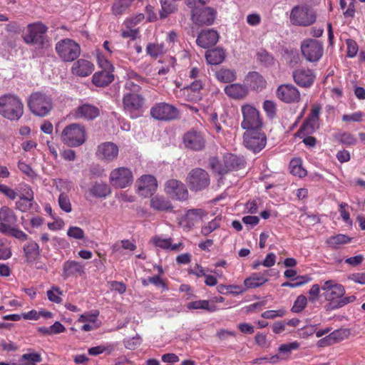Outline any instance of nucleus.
<instances>
[{
  "mask_svg": "<svg viewBox=\"0 0 365 365\" xmlns=\"http://www.w3.org/2000/svg\"><path fill=\"white\" fill-rule=\"evenodd\" d=\"M335 138L341 143L346 145H354L357 143L355 135L349 132H341L335 135Z\"/></svg>",
  "mask_w": 365,
  "mask_h": 365,
  "instance_id": "47",
  "label": "nucleus"
},
{
  "mask_svg": "<svg viewBox=\"0 0 365 365\" xmlns=\"http://www.w3.org/2000/svg\"><path fill=\"white\" fill-rule=\"evenodd\" d=\"M185 147L195 151L202 150L205 146V139L200 131L191 130L183 135Z\"/></svg>",
  "mask_w": 365,
  "mask_h": 365,
  "instance_id": "19",
  "label": "nucleus"
},
{
  "mask_svg": "<svg viewBox=\"0 0 365 365\" xmlns=\"http://www.w3.org/2000/svg\"><path fill=\"white\" fill-rule=\"evenodd\" d=\"M262 108L269 118H273L276 115L277 105L273 101L266 100L263 103Z\"/></svg>",
  "mask_w": 365,
  "mask_h": 365,
  "instance_id": "53",
  "label": "nucleus"
},
{
  "mask_svg": "<svg viewBox=\"0 0 365 365\" xmlns=\"http://www.w3.org/2000/svg\"><path fill=\"white\" fill-rule=\"evenodd\" d=\"M219 39L218 33L213 29L202 30L198 35L196 43L204 48L210 47L217 43Z\"/></svg>",
  "mask_w": 365,
  "mask_h": 365,
  "instance_id": "26",
  "label": "nucleus"
},
{
  "mask_svg": "<svg viewBox=\"0 0 365 365\" xmlns=\"http://www.w3.org/2000/svg\"><path fill=\"white\" fill-rule=\"evenodd\" d=\"M178 110L173 106L166 103H156L150 109V115L159 120H171L178 117Z\"/></svg>",
  "mask_w": 365,
  "mask_h": 365,
  "instance_id": "15",
  "label": "nucleus"
},
{
  "mask_svg": "<svg viewBox=\"0 0 365 365\" xmlns=\"http://www.w3.org/2000/svg\"><path fill=\"white\" fill-rule=\"evenodd\" d=\"M23 250L27 262H33L40 257V247L35 241H30L23 247Z\"/></svg>",
  "mask_w": 365,
  "mask_h": 365,
  "instance_id": "32",
  "label": "nucleus"
},
{
  "mask_svg": "<svg viewBox=\"0 0 365 365\" xmlns=\"http://www.w3.org/2000/svg\"><path fill=\"white\" fill-rule=\"evenodd\" d=\"M113 70H101L95 73L92 78V82L98 87H105L114 80Z\"/></svg>",
  "mask_w": 365,
  "mask_h": 365,
  "instance_id": "29",
  "label": "nucleus"
},
{
  "mask_svg": "<svg viewBox=\"0 0 365 365\" xmlns=\"http://www.w3.org/2000/svg\"><path fill=\"white\" fill-rule=\"evenodd\" d=\"M55 49L63 62L75 61L79 57L81 52L80 45L71 38H64L58 41Z\"/></svg>",
  "mask_w": 365,
  "mask_h": 365,
  "instance_id": "8",
  "label": "nucleus"
},
{
  "mask_svg": "<svg viewBox=\"0 0 365 365\" xmlns=\"http://www.w3.org/2000/svg\"><path fill=\"white\" fill-rule=\"evenodd\" d=\"M134 180L132 170L127 167H118L112 170L109 182L115 188L123 189L131 186Z\"/></svg>",
  "mask_w": 365,
  "mask_h": 365,
  "instance_id": "12",
  "label": "nucleus"
},
{
  "mask_svg": "<svg viewBox=\"0 0 365 365\" xmlns=\"http://www.w3.org/2000/svg\"><path fill=\"white\" fill-rule=\"evenodd\" d=\"M0 192L11 200H14L18 196V192L16 190L3 184H0Z\"/></svg>",
  "mask_w": 365,
  "mask_h": 365,
  "instance_id": "63",
  "label": "nucleus"
},
{
  "mask_svg": "<svg viewBox=\"0 0 365 365\" xmlns=\"http://www.w3.org/2000/svg\"><path fill=\"white\" fill-rule=\"evenodd\" d=\"M290 173L299 178H304L307 175V172L302 166V160L300 158H293L289 163Z\"/></svg>",
  "mask_w": 365,
  "mask_h": 365,
  "instance_id": "41",
  "label": "nucleus"
},
{
  "mask_svg": "<svg viewBox=\"0 0 365 365\" xmlns=\"http://www.w3.org/2000/svg\"><path fill=\"white\" fill-rule=\"evenodd\" d=\"M0 221L14 225L17 222V216L13 210L7 206H3L0 209Z\"/></svg>",
  "mask_w": 365,
  "mask_h": 365,
  "instance_id": "42",
  "label": "nucleus"
},
{
  "mask_svg": "<svg viewBox=\"0 0 365 365\" xmlns=\"http://www.w3.org/2000/svg\"><path fill=\"white\" fill-rule=\"evenodd\" d=\"M88 192L92 197L106 198L111 193L110 186L104 182H95L89 188Z\"/></svg>",
  "mask_w": 365,
  "mask_h": 365,
  "instance_id": "30",
  "label": "nucleus"
},
{
  "mask_svg": "<svg viewBox=\"0 0 365 365\" xmlns=\"http://www.w3.org/2000/svg\"><path fill=\"white\" fill-rule=\"evenodd\" d=\"M351 240V237H349L348 235L338 234L327 238L326 240V244L331 249H337L341 245L350 242Z\"/></svg>",
  "mask_w": 365,
  "mask_h": 365,
  "instance_id": "39",
  "label": "nucleus"
},
{
  "mask_svg": "<svg viewBox=\"0 0 365 365\" xmlns=\"http://www.w3.org/2000/svg\"><path fill=\"white\" fill-rule=\"evenodd\" d=\"M166 51L163 43H148L146 46V53L152 58H156Z\"/></svg>",
  "mask_w": 365,
  "mask_h": 365,
  "instance_id": "46",
  "label": "nucleus"
},
{
  "mask_svg": "<svg viewBox=\"0 0 365 365\" xmlns=\"http://www.w3.org/2000/svg\"><path fill=\"white\" fill-rule=\"evenodd\" d=\"M216 18V11L211 7L199 8L191 11V19L195 24L211 25Z\"/></svg>",
  "mask_w": 365,
  "mask_h": 365,
  "instance_id": "17",
  "label": "nucleus"
},
{
  "mask_svg": "<svg viewBox=\"0 0 365 365\" xmlns=\"http://www.w3.org/2000/svg\"><path fill=\"white\" fill-rule=\"evenodd\" d=\"M364 113L362 111H356L351 114H345L342 116V120L345 122H360L362 120Z\"/></svg>",
  "mask_w": 365,
  "mask_h": 365,
  "instance_id": "60",
  "label": "nucleus"
},
{
  "mask_svg": "<svg viewBox=\"0 0 365 365\" xmlns=\"http://www.w3.org/2000/svg\"><path fill=\"white\" fill-rule=\"evenodd\" d=\"M299 346V343L297 341L288 344H282L279 347V351L280 353H290L292 350L298 349Z\"/></svg>",
  "mask_w": 365,
  "mask_h": 365,
  "instance_id": "61",
  "label": "nucleus"
},
{
  "mask_svg": "<svg viewBox=\"0 0 365 365\" xmlns=\"http://www.w3.org/2000/svg\"><path fill=\"white\" fill-rule=\"evenodd\" d=\"M152 241L155 247H160L163 250H170L173 251H178L183 247V243L179 242L178 244H173V239L170 237L163 238L161 236H155L153 237Z\"/></svg>",
  "mask_w": 365,
  "mask_h": 365,
  "instance_id": "31",
  "label": "nucleus"
},
{
  "mask_svg": "<svg viewBox=\"0 0 365 365\" xmlns=\"http://www.w3.org/2000/svg\"><path fill=\"white\" fill-rule=\"evenodd\" d=\"M225 93L235 99H242L245 98L247 93V88L241 84L232 83L225 88Z\"/></svg>",
  "mask_w": 365,
  "mask_h": 365,
  "instance_id": "36",
  "label": "nucleus"
},
{
  "mask_svg": "<svg viewBox=\"0 0 365 365\" xmlns=\"http://www.w3.org/2000/svg\"><path fill=\"white\" fill-rule=\"evenodd\" d=\"M24 114V104L16 95L6 93L0 96V115L10 120H17Z\"/></svg>",
  "mask_w": 365,
  "mask_h": 365,
  "instance_id": "3",
  "label": "nucleus"
},
{
  "mask_svg": "<svg viewBox=\"0 0 365 365\" xmlns=\"http://www.w3.org/2000/svg\"><path fill=\"white\" fill-rule=\"evenodd\" d=\"M321 109L322 108L319 105H314L309 114L304 121L301 129L304 130L308 133H310L318 128Z\"/></svg>",
  "mask_w": 365,
  "mask_h": 365,
  "instance_id": "24",
  "label": "nucleus"
},
{
  "mask_svg": "<svg viewBox=\"0 0 365 365\" xmlns=\"http://www.w3.org/2000/svg\"><path fill=\"white\" fill-rule=\"evenodd\" d=\"M15 207L21 212L31 210L38 212L40 210V207L35 200L31 198H19L15 203Z\"/></svg>",
  "mask_w": 365,
  "mask_h": 365,
  "instance_id": "34",
  "label": "nucleus"
},
{
  "mask_svg": "<svg viewBox=\"0 0 365 365\" xmlns=\"http://www.w3.org/2000/svg\"><path fill=\"white\" fill-rule=\"evenodd\" d=\"M307 299L304 295H299L294 301V305L292 307V312L294 313H300L307 307Z\"/></svg>",
  "mask_w": 365,
  "mask_h": 365,
  "instance_id": "52",
  "label": "nucleus"
},
{
  "mask_svg": "<svg viewBox=\"0 0 365 365\" xmlns=\"http://www.w3.org/2000/svg\"><path fill=\"white\" fill-rule=\"evenodd\" d=\"M242 120L241 127L247 130L262 129L263 123L259 111L250 104L243 105L241 108Z\"/></svg>",
  "mask_w": 365,
  "mask_h": 365,
  "instance_id": "9",
  "label": "nucleus"
},
{
  "mask_svg": "<svg viewBox=\"0 0 365 365\" xmlns=\"http://www.w3.org/2000/svg\"><path fill=\"white\" fill-rule=\"evenodd\" d=\"M269 275V270H265L263 273H253L250 277L245 279V286L247 289L260 287L268 281L267 277Z\"/></svg>",
  "mask_w": 365,
  "mask_h": 365,
  "instance_id": "28",
  "label": "nucleus"
},
{
  "mask_svg": "<svg viewBox=\"0 0 365 365\" xmlns=\"http://www.w3.org/2000/svg\"><path fill=\"white\" fill-rule=\"evenodd\" d=\"M62 142L68 147H78L86 141L85 128L79 124L73 123L65 127L61 135Z\"/></svg>",
  "mask_w": 365,
  "mask_h": 365,
  "instance_id": "7",
  "label": "nucleus"
},
{
  "mask_svg": "<svg viewBox=\"0 0 365 365\" xmlns=\"http://www.w3.org/2000/svg\"><path fill=\"white\" fill-rule=\"evenodd\" d=\"M279 360V356L277 354H276V355H273L270 357L263 356V357L257 358V359H254L252 361V363L253 364H262L263 363L275 364V363L278 362Z\"/></svg>",
  "mask_w": 365,
  "mask_h": 365,
  "instance_id": "62",
  "label": "nucleus"
},
{
  "mask_svg": "<svg viewBox=\"0 0 365 365\" xmlns=\"http://www.w3.org/2000/svg\"><path fill=\"white\" fill-rule=\"evenodd\" d=\"M140 83H138L135 81H126L124 85V93H140V91L142 90V88L140 85Z\"/></svg>",
  "mask_w": 365,
  "mask_h": 365,
  "instance_id": "57",
  "label": "nucleus"
},
{
  "mask_svg": "<svg viewBox=\"0 0 365 365\" xmlns=\"http://www.w3.org/2000/svg\"><path fill=\"white\" fill-rule=\"evenodd\" d=\"M349 335V331L346 329H336L329 334L333 344L339 343L344 339H346Z\"/></svg>",
  "mask_w": 365,
  "mask_h": 365,
  "instance_id": "54",
  "label": "nucleus"
},
{
  "mask_svg": "<svg viewBox=\"0 0 365 365\" xmlns=\"http://www.w3.org/2000/svg\"><path fill=\"white\" fill-rule=\"evenodd\" d=\"M46 294L48 299L52 302L59 304L62 302V298L60 297L62 292L58 287L53 286L51 289L47 291Z\"/></svg>",
  "mask_w": 365,
  "mask_h": 365,
  "instance_id": "51",
  "label": "nucleus"
},
{
  "mask_svg": "<svg viewBox=\"0 0 365 365\" xmlns=\"http://www.w3.org/2000/svg\"><path fill=\"white\" fill-rule=\"evenodd\" d=\"M133 0H117L111 6V12L115 16L125 14L130 9Z\"/></svg>",
  "mask_w": 365,
  "mask_h": 365,
  "instance_id": "38",
  "label": "nucleus"
},
{
  "mask_svg": "<svg viewBox=\"0 0 365 365\" xmlns=\"http://www.w3.org/2000/svg\"><path fill=\"white\" fill-rule=\"evenodd\" d=\"M210 0H185L186 5L191 9V10L198 9L207 4Z\"/></svg>",
  "mask_w": 365,
  "mask_h": 365,
  "instance_id": "64",
  "label": "nucleus"
},
{
  "mask_svg": "<svg viewBox=\"0 0 365 365\" xmlns=\"http://www.w3.org/2000/svg\"><path fill=\"white\" fill-rule=\"evenodd\" d=\"M216 78L222 83H230L236 79V73L234 70L221 68L215 74Z\"/></svg>",
  "mask_w": 365,
  "mask_h": 365,
  "instance_id": "43",
  "label": "nucleus"
},
{
  "mask_svg": "<svg viewBox=\"0 0 365 365\" xmlns=\"http://www.w3.org/2000/svg\"><path fill=\"white\" fill-rule=\"evenodd\" d=\"M135 186L139 195L147 197L153 195L156 190L158 184L153 175H144L137 180Z\"/></svg>",
  "mask_w": 365,
  "mask_h": 365,
  "instance_id": "22",
  "label": "nucleus"
},
{
  "mask_svg": "<svg viewBox=\"0 0 365 365\" xmlns=\"http://www.w3.org/2000/svg\"><path fill=\"white\" fill-rule=\"evenodd\" d=\"M317 19L315 11L308 5L295 6L290 13V21L293 25L309 26Z\"/></svg>",
  "mask_w": 365,
  "mask_h": 365,
  "instance_id": "6",
  "label": "nucleus"
},
{
  "mask_svg": "<svg viewBox=\"0 0 365 365\" xmlns=\"http://www.w3.org/2000/svg\"><path fill=\"white\" fill-rule=\"evenodd\" d=\"M67 235L76 240H83L85 237V232L83 229L77 226H71L67 230Z\"/></svg>",
  "mask_w": 365,
  "mask_h": 365,
  "instance_id": "55",
  "label": "nucleus"
},
{
  "mask_svg": "<svg viewBox=\"0 0 365 365\" xmlns=\"http://www.w3.org/2000/svg\"><path fill=\"white\" fill-rule=\"evenodd\" d=\"M42 361L40 354L37 352L24 354L19 359L20 365H36Z\"/></svg>",
  "mask_w": 365,
  "mask_h": 365,
  "instance_id": "45",
  "label": "nucleus"
},
{
  "mask_svg": "<svg viewBox=\"0 0 365 365\" xmlns=\"http://www.w3.org/2000/svg\"><path fill=\"white\" fill-rule=\"evenodd\" d=\"M187 309H204L212 312L216 311V306L215 304L210 305L208 300H197L192 301L187 304Z\"/></svg>",
  "mask_w": 365,
  "mask_h": 365,
  "instance_id": "44",
  "label": "nucleus"
},
{
  "mask_svg": "<svg viewBox=\"0 0 365 365\" xmlns=\"http://www.w3.org/2000/svg\"><path fill=\"white\" fill-rule=\"evenodd\" d=\"M246 161L243 156L227 153L222 163L217 157L209 159V165L212 172L222 178L230 171L239 170L245 167Z\"/></svg>",
  "mask_w": 365,
  "mask_h": 365,
  "instance_id": "2",
  "label": "nucleus"
},
{
  "mask_svg": "<svg viewBox=\"0 0 365 365\" xmlns=\"http://www.w3.org/2000/svg\"><path fill=\"white\" fill-rule=\"evenodd\" d=\"M28 106L34 115L43 117L52 110L53 100L44 93L34 92L29 96Z\"/></svg>",
  "mask_w": 365,
  "mask_h": 365,
  "instance_id": "4",
  "label": "nucleus"
},
{
  "mask_svg": "<svg viewBox=\"0 0 365 365\" xmlns=\"http://www.w3.org/2000/svg\"><path fill=\"white\" fill-rule=\"evenodd\" d=\"M276 95L279 100L287 103L299 102L301 96L299 90L292 84L279 86Z\"/></svg>",
  "mask_w": 365,
  "mask_h": 365,
  "instance_id": "20",
  "label": "nucleus"
},
{
  "mask_svg": "<svg viewBox=\"0 0 365 365\" xmlns=\"http://www.w3.org/2000/svg\"><path fill=\"white\" fill-rule=\"evenodd\" d=\"M346 56L349 58H354L356 56L358 51H359V46L356 41L349 38L346 40Z\"/></svg>",
  "mask_w": 365,
  "mask_h": 365,
  "instance_id": "56",
  "label": "nucleus"
},
{
  "mask_svg": "<svg viewBox=\"0 0 365 365\" xmlns=\"http://www.w3.org/2000/svg\"><path fill=\"white\" fill-rule=\"evenodd\" d=\"M85 274L84 265L78 261L68 259L62 265L61 277L64 280L69 278H77Z\"/></svg>",
  "mask_w": 365,
  "mask_h": 365,
  "instance_id": "21",
  "label": "nucleus"
},
{
  "mask_svg": "<svg viewBox=\"0 0 365 365\" xmlns=\"http://www.w3.org/2000/svg\"><path fill=\"white\" fill-rule=\"evenodd\" d=\"M243 143L247 149L258 153L265 147L267 138L262 129L250 130L244 133Z\"/></svg>",
  "mask_w": 365,
  "mask_h": 365,
  "instance_id": "14",
  "label": "nucleus"
},
{
  "mask_svg": "<svg viewBox=\"0 0 365 365\" xmlns=\"http://www.w3.org/2000/svg\"><path fill=\"white\" fill-rule=\"evenodd\" d=\"M97 156L106 162H112L118 155V147L112 142L101 143L98 146Z\"/></svg>",
  "mask_w": 365,
  "mask_h": 365,
  "instance_id": "23",
  "label": "nucleus"
},
{
  "mask_svg": "<svg viewBox=\"0 0 365 365\" xmlns=\"http://www.w3.org/2000/svg\"><path fill=\"white\" fill-rule=\"evenodd\" d=\"M300 49L303 57L310 63L318 62L324 53L322 43L314 38L304 39L301 43Z\"/></svg>",
  "mask_w": 365,
  "mask_h": 365,
  "instance_id": "10",
  "label": "nucleus"
},
{
  "mask_svg": "<svg viewBox=\"0 0 365 365\" xmlns=\"http://www.w3.org/2000/svg\"><path fill=\"white\" fill-rule=\"evenodd\" d=\"M145 102V99L141 93H124L122 99L123 110L130 118L135 119L142 115Z\"/></svg>",
  "mask_w": 365,
  "mask_h": 365,
  "instance_id": "5",
  "label": "nucleus"
},
{
  "mask_svg": "<svg viewBox=\"0 0 365 365\" xmlns=\"http://www.w3.org/2000/svg\"><path fill=\"white\" fill-rule=\"evenodd\" d=\"M94 65L90 61L80 58L73 63L71 67V73L79 77H86L94 71Z\"/></svg>",
  "mask_w": 365,
  "mask_h": 365,
  "instance_id": "25",
  "label": "nucleus"
},
{
  "mask_svg": "<svg viewBox=\"0 0 365 365\" xmlns=\"http://www.w3.org/2000/svg\"><path fill=\"white\" fill-rule=\"evenodd\" d=\"M324 292V298L329 301L332 309L341 308L356 300L354 295L344 297L345 289L343 285L336 283L334 280L326 281L322 286Z\"/></svg>",
  "mask_w": 365,
  "mask_h": 365,
  "instance_id": "1",
  "label": "nucleus"
},
{
  "mask_svg": "<svg viewBox=\"0 0 365 365\" xmlns=\"http://www.w3.org/2000/svg\"><path fill=\"white\" fill-rule=\"evenodd\" d=\"M16 190L19 198L34 199V192L30 185L27 184H19Z\"/></svg>",
  "mask_w": 365,
  "mask_h": 365,
  "instance_id": "48",
  "label": "nucleus"
},
{
  "mask_svg": "<svg viewBox=\"0 0 365 365\" xmlns=\"http://www.w3.org/2000/svg\"><path fill=\"white\" fill-rule=\"evenodd\" d=\"M205 215H206V212L202 209H191L187 211L185 220L191 227L200 221Z\"/></svg>",
  "mask_w": 365,
  "mask_h": 365,
  "instance_id": "40",
  "label": "nucleus"
},
{
  "mask_svg": "<svg viewBox=\"0 0 365 365\" xmlns=\"http://www.w3.org/2000/svg\"><path fill=\"white\" fill-rule=\"evenodd\" d=\"M99 115V109L91 104H83L78 106L74 113L76 118L93 120Z\"/></svg>",
  "mask_w": 365,
  "mask_h": 365,
  "instance_id": "27",
  "label": "nucleus"
},
{
  "mask_svg": "<svg viewBox=\"0 0 365 365\" xmlns=\"http://www.w3.org/2000/svg\"><path fill=\"white\" fill-rule=\"evenodd\" d=\"M292 78L294 83L302 88L311 87L316 79V73L309 67L301 66L292 72Z\"/></svg>",
  "mask_w": 365,
  "mask_h": 365,
  "instance_id": "16",
  "label": "nucleus"
},
{
  "mask_svg": "<svg viewBox=\"0 0 365 365\" xmlns=\"http://www.w3.org/2000/svg\"><path fill=\"white\" fill-rule=\"evenodd\" d=\"M47 31V26L41 22L31 24L28 26L29 33L24 36V40L26 43L36 44L43 47L48 42L45 36Z\"/></svg>",
  "mask_w": 365,
  "mask_h": 365,
  "instance_id": "13",
  "label": "nucleus"
},
{
  "mask_svg": "<svg viewBox=\"0 0 365 365\" xmlns=\"http://www.w3.org/2000/svg\"><path fill=\"white\" fill-rule=\"evenodd\" d=\"M247 83L255 91H261L265 88L267 82L264 77L258 72H250L246 76Z\"/></svg>",
  "mask_w": 365,
  "mask_h": 365,
  "instance_id": "33",
  "label": "nucleus"
},
{
  "mask_svg": "<svg viewBox=\"0 0 365 365\" xmlns=\"http://www.w3.org/2000/svg\"><path fill=\"white\" fill-rule=\"evenodd\" d=\"M220 218L215 217L214 220L209 222L206 225L202 227V235L204 236H207L211 232L219 228L220 226Z\"/></svg>",
  "mask_w": 365,
  "mask_h": 365,
  "instance_id": "49",
  "label": "nucleus"
},
{
  "mask_svg": "<svg viewBox=\"0 0 365 365\" xmlns=\"http://www.w3.org/2000/svg\"><path fill=\"white\" fill-rule=\"evenodd\" d=\"M150 207L158 211H168L173 209L171 202L165 197L159 195L151 197Z\"/></svg>",
  "mask_w": 365,
  "mask_h": 365,
  "instance_id": "37",
  "label": "nucleus"
},
{
  "mask_svg": "<svg viewBox=\"0 0 365 365\" xmlns=\"http://www.w3.org/2000/svg\"><path fill=\"white\" fill-rule=\"evenodd\" d=\"M58 205L61 209L66 212H71L72 210L71 203L67 194L62 192L58 197Z\"/></svg>",
  "mask_w": 365,
  "mask_h": 365,
  "instance_id": "50",
  "label": "nucleus"
},
{
  "mask_svg": "<svg viewBox=\"0 0 365 365\" xmlns=\"http://www.w3.org/2000/svg\"><path fill=\"white\" fill-rule=\"evenodd\" d=\"M186 182L192 191H201L207 188L210 183L208 173L202 168L192 169L187 175Z\"/></svg>",
  "mask_w": 365,
  "mask_h": 365,
  "instance_id": "11",
  "label": "nucleus"
},
{
  "mask_svg": "<svg viewBox=\"0 0 365 365\" xmlns=\"http://www.w3.org/2000/svg\"><path fill=\"white\" fill-rule=\"evenodd\" d=\"M165 190L172 198L178 200H185L188 198V190L181 181L170 179L165 184Z\"/></svg>",
  "mask_w": 365,
  "mask_h": 365,
  "instance_id": "18",
  "label": "nucleus"
},
{
  "mask_svg": "<svg viewBox=\"0 0 365 365\" xmlns=\"http://www.w3.org/2000/svg\"><path fill=\"white\" fill-rule=\"evenodd\" d=\"M205 58L209 64H220L225 58V51L222 48L208 50L205 53Z\"/></svg>",
  "mask_w": 365,
  "mask_h": 365,
  "instance_id": "35",
  "label": "nucleus"
},
{
  "mask_svg": "<svg viewBox=\"0 0 365 365\" xmlns=\"http://www.w3.org/2000/svg\"><path fill=\"white\" fill-rule=\"evenodd\" d=\"M148 281L155 287H161L163 290H168V286L166 283V280L163 279L160 275L149 277Z\"/></svg>",
  "mask_w": 365,
  "mask_h": 365,
  "instance_id": "58",
  "label": "nucleus"
},
{
  "mask_svg": "<svg viewBox=\"0 0 365 365\" xmlns=\"http://www.w3.org/2000/svg\"><path fill=\"white\" fill-rule=\"evenodd\" d=\"M98 316V313L91 314L89 312H86L79 317L78 322L81 323L96 324L97 322Z\"/></svg>",
  "mask_w": 365,
  "mask_h": 365,
  "instance_id": "59",
  "label": "nucleus"
}]
</instances>
